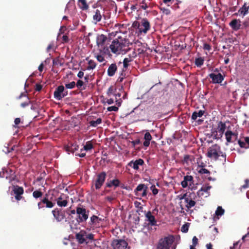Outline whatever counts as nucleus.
Here are the masks:
<instances>
[{
    "mask_svg": "<svg viewBox=\"0 0 249 249\" xmlns=\"http://www.w3.org/2000/svg\"><path fill=\"white\" fill-rule=\"evenodd\" d=\"M238 143L241 148H248V147L246 145L245 142L242 141L240 140L238 141Z\"/></svg>",
    "mask_w": 249,
    "mask_h": 249,
    "instance_id": "nucleus-54",
    "label": "nucleus"
},
{
    "mask_svg": "<svg viewBox=\"0 0 249 249\" xmlns=\"http://www.w3.org/2000/svg\"><path fill=\"white\" fill-rule=\"evenodd\" d=\"M150 189L151 190L154 195H156L159 192V190L155 187L154 185H152L150 187Z\"/></svg>",
    "mask_w": 249,
    "mask_h": 249,
    "instance_id": "nucleus-51",
    "label": "nucleus"
},
{
    "mask_svg": "<svg viewBox=\"0 0 249 249\" xmlns=\"http://www.w3.org/2000/svg\"><path fill=\"white\" fill-rule=\"evenodd\" d=\"M197 163L198 164V168H204L205 166V163L203 162H200L197 160Z\"/></svg>",
    "mask_w": 249,
    "mask_h": 249,
    "instance_id": "nucleus-61",
    "label": "nucleus"
},
{
    "mask_svg": "<svg viewBox=\"0 0 249 249\" xmlns=\"http://www.w3.org/2000/svg\"><path fill=\"white\" fill-rule=\"evenodd\" d=\"M209 76L212 79L213 84H221L224 79L225 75L220 73H211L209 74Z\"/></svg>",
    "mask_w": 249,
    "mask_h": 249,
    "instance_id": "nucleus-11",
    "label": "nucleus"
},
{
    "mask_svg": "<svg viewBox=\"0 0 249 249\" xmlns=\"http://www.w3.org/2000/svg\"><path fill=\"white\" fill-rule=\"evenodd\" d=\"M43 193L40 190H35L33 193V196L35 198H38L43 196Z\"/></svg>",
    "mask_w": 249,
    "mask_h": 249,
    "instance_id": "nucleus-39",
    "label": "nucleus"
},
{
    "mask_svg": "<svg viewBox=\"0 0 249 249\" xmlns=\"http://www.w3.org/2000/svg\"><path fill=\"white\" fill-rule=\"evenodd\" d=\"M205 111L200 110L198 112L195 111L193 113L192 115V119L196 120L198 117H201L204 114Z\"/></svg>",
    "mask_w": 249,
    "mask_h": 249,
    "instance_id": "nucleus-32",
    "label": "nucleus"
},
{
    "mask_svg": "<svg viewBox=\"0 0 249 249\" xmlns=\"http://www.w3.org/2000/svg\"><path fill=\"white\" fill-rule=\"evenodd\" d=\"M225 137L227 142L232 143L237 140L238 134L232 132L231 130H227L225 134Z\"/></svg>",
    "mask_w": 249,
    "mask_h": 249,
    "instance_id": "nucleus-15",
    "label": "nucleus"
},
{
    "mask_svg": "<svg viewBox=\"0 0 249 249\" xmlns=\"http://www.w3.org/2000/svg\"><path fill=\"white\" fill-rule=\"evenodd\" d=\"M127 246V242L123 239L114 240L111 243L113 249H126Z\"/></svg>",
    "mask_w": 249,
    "mask_h": 249,
    "instance_id": "nucleus-8",
    "label": "nucleus"
},
{
    "mask_svg": "<svg viewBox=\"0 0 249 249\" xmlns=\"http://www.w3.org/2000/svg\"><path fill=\"white\" fill-rule=\"evenodd\" d=\"M131 44L128 39L119 37L113 40L109 46L111 52L116 54L125 53L129 50Z\"/></svg>",
    "mask_w": 249,
    "mask_h": 249,
    "instance_id": "nucleus-1",
    "label": "nucleus"
},
{
    "mask_svg": "<svg viewBox=\"0 0 249 249\" xmlns=\"http://www.w3.org/2000/svg\"><path fill=\"white\" fill-rule=\"evenodd\" d=\"M79 148L78 145L74 143H69L67 145L64 146L65 150L70 154L73 153L75 151L77 150Z\"/></svg>",
    "mask_w": 249,
    "mask_h": 249,
    "instance_id": "nucleus-20",
    "label": "nucleus"
},
{
    "mask_svg": "<svg viewBox=\"0 0 249 249\" xmlns=\"http://www.w3.org/2000/svg\"><path fill=\"white\" fill-rule=\"evenodd\" d=\"M53 195L51 196L48 194H45L40 201L38 202L37 206L38 209L44 208H52L55 205L56 199L53 198Z\"/></svg>",
    "mask_w": 249,
    "mask_h": 249,
    "instance_id": "nucleus-3",
    "label": "nucleus"
},
{
    "mask_svg": "<svg viewBox=\"0 0 249 249\" xmlns=\"http://www.w3.org/2000/svg\"><path fill=\"white\" fill-rule=\"evenodd\" d=\"M107 110L108 111H117L118 107L116 106H111L107 107Z\"/></svg>",
    "mask_w": 249,
    "mask_h": 249,
    "instance_id": "nucleus-53",
    "label": "nucleus"
},
{
    "mask_svg": "<svg viewBox=\"0 0 249 249\" xmlns=\"http://www.w3.org/2000/svg\"><path fill=\"white\" fill-rule=\"evenodd\" d=\"M117 70V66L115 63H112L109 65L107 71V73L108 76L112 77L114 76Z\"/></svg>",
    "mask_w": 249,
    "mask_h": 249,
    "instance_id": "nucleus-27",
    "label": "nucleus"
},
{
    "mask_svg": "<svg viewBox=\"0 0 249 249\" xmlns=\"http://www.w3.org/2000/svg\"><path fill=\"white\" fill-rule=\"evenodd\" d=\"M226 128L225 123L220 121L217 124V130L213 131L212 135L214 136L215 139L220 138L223 136Z\"/></svg>",
    "mask_w": 249,
    "mask_h": 249,
    "instance_id": "nucleus-6",
    "label": "nucleus"
},
{
    "mask_svg": "<svg viewBox=\"0 0 249 249\" xmlns=\"http://www.w3.org/2000/svg\"><path fill=\"white\" fill-rule=\"evenodd\" d=\"M151 25L150 22L146 18H143L141 20L140 33L146 34L150 30Z\"/></svg>",
    "mask_w": 249,
    "mask_h": 249,
    "instance_id": "nucleus-9",
    "label": "nucleus"
},
{
    "mask_svg": "<svg viewBox=\"0 0 249 249\" xmlns=\"http://www.w3.org/2000/svg\"><path fill=\"white\" fill-rule=\"evenodd\" d=\"M132 62V59L130 58L125 57L123 60V71H126L129 66V63Z\"/></svg>",
    "mask_w": 249,
    "mask_h": 249,
    "instance_id": "nucleus-34",
    "label": "nucleus"
},
{
    "mask_svg": "<svg viewBox=\"0 0 249 249\" xmlns=\"http://www.w3.org/2000/svg\"><path fill=\"white\" fill-rule=\"evenodd\" d=\"M102 123V119L100 118H98L96 121H91L89 122L90 125L93 127H96L98 124Z\"/></svg>",
    "mask_w": 249,
    "mask_h": 249,
    "instance_id": "nucleus-37",
    "label": "nucleus"
},
{
    "mask_svg": "<svg viewBox=\"0 0 249 249\" xmlns=\"http://www.w3.org/2000/svg\"><path fill=\"white\" fill-rule=\"evenodd\" d=\"M224 213V210L221 206H218L215 211V214L217 216H221Z\"/></svg>",
    "mask_w": 249,
    "mask_h": 249,
    "instance_id": "nucleus-41",
    "label": "nucleus"
},
{
    "mask_svg": "<svg viewBox=\"0 0 249 249\" xmlns=\"http://www.w3.org/2000/svg\"><path fill=\"white\" fill-rule=\"evenodd\" d=\"M78 4L79 7L83 10H86L89 8V5L87 3L86 0H78Z\"/></svg>",
    "mask_w": 249,
    "mask_h": 249,
    "instance_id": "nucleus-31",
    "label": "nucleus"
},
{
    "mask_svg": "<svg viewBox=\"0 0 249 249\" xmlns=\"http://www.w3.org/2000/svg\"><path fill=\"white\" fill-rule=\"evenodd\" d=\"M175 237L173 235H168L160 239L157 245V249H170L173 242Z\"/></svg>",
    "mask_w": 249,
    "mask_h": 249,
    "instance_id": "nucleus-4",
    "label": "nucleus"
},
{
    "mask_svg": "<svg viewBox=\"0 0 249 249\" xmlns=\"http://www.w3.org/2000/svg\"><path fill=\"white\" fill-rule=\"evenodd\" d=\"M30 103V101L29 100V99L28 98H27V100L24 103H22L20 104V106L22 107H26L29 106Z\"/></svg>",
    "mask_w": 249,
    "mask_h": 249,
    "instance_id": "nucleus-56",
    "label": "nucleus"
},
{
    "mask_svg": "<svg viewBox=\"0 0 249 249\" xmlns=\"http://www.w3.org/2000/svg\"><path fill=\"white\" fill-rule=\"evenodd\" d=\"M106 176L107 174L105 172H102L98 174L97 178L95 181L96 189H99L102 187L105 181Z\"/></svg>",
    "mask_w": 249,
    "mask_h": 249,
    "instance_id": "nucleus-10",
    "label": "nucleus"
},
{
    "mask_svg": "<svg viewBox=\"0 0 249 249\" xmlns=\"http://www.w3.org/2000/svg\"><path fill=\"white\" fill-rule=\"evenodd\" d=\"M100 221H101V218H99L97 216L93 215L90 217V221L89 224L90 225H96L99 223Z\"/></svg>",
    "mask_w": 249,
    "mask_h": 249,
    "instance_id": "nucleus-33",
    "label": "nucleus"
},
{
    "mask_svg": "<svg viewBox=\"0 0 249 249\" xmlns=\"http://www.w3.org/2000/svg\"><path fill=\"white\" fill-rule=\"evenodd\" d=\"M83 150L82 149H81V153H76L75 156L82 158L86 156V153H82V152L83 151Z\"/></svg>",
    "mask_w": 249,
    "mask_h": 249,
    "instance_id": "nucleus-60",
    "label": "nucleus"
},
{
    "mask_svg": "<svg viewBox=\"0 0 249 249\" xmlns=\"http://www.w3.org/2000/svg\"><path fill=\"white\" fill-rule=\"evenodd\" d=\"M198 172L201 174H210V172L207 169L204 168H201L198 170Z\"/></svg>",
    "mask_w": 249,
    "mask_h": 249,
    "instance_id": "nucleus-46",
    "label": "nucleus"
},
{
    "mask_svg": "<svg viewBox=\"0 0 249 249\" xmlns=\"http://www.w3.org/2000/svg\"><path fill=\"white\" fill-rule=\"evenodd\" d=\"M103 15V14L101 10L96 9L94 11L93 20L95 24L101 20Z\"/></svg>",
    "mask_w": 249,
    "mask_h": 249,
    "instance_id": "nucleus-25",
    "label": "nucleus"
},
{
    "mask_svg": "<svg viewBox=\"0 0 249 249\" xmlns=\"http://www.w3.org/2000/svg\"><path fill=\"white\" fill-rule=\"evenodd\" d=\"M245 141L246 143V145L247 144L248 148H249V137H247L245 138Z\"/></svg>",
    "mask_w": 249,
    "mask_h": 249,
    "instance_id": "nucleus-64",
    "label": "nucleus"
},
{
    "mask_svg": "<svg viewBox=\"0 0 249 249\" xmlns=\"http://www.w3.org/2000/svg\"><path fill=\"white\" fill-rule=\"evenodd\" d=\"M189 225L190 223H186L181 227V231L184 233L187 232L189 230Z\"/></svg>",
    "mask_w": 249,
    "mask_h": 249,
    "instance_id": "nucleus-43",
    "label": "nucleus"
},
{
    "mask_svg": "<svg viewBox=\"0 0 249 249\" xmlns=\"http://www.w3.org/2000/svg\"><path fill=\"white\" fill-rule=\"evenodd\" d=\"M62 40L63 43H67L69 41V37L67 35H64L62 36Z\"/></svg>",
    "mask_w": 249,
    "mask_h": 249,
    "instance_id": "nucleus-62",
    "label": "nucleus"
},
{
    "mask_svg": "<svg viewBox=\"0 0 249 249\" xmlns=\"http://www.w3.org/2000/svg\"><path fill=\"white\" fill-rule=\"evenodd\" d=\"M137 56V53L134 51L131 53L129 54L128 56V58H130L132 59V61Z\"/></svg>",
    "mask_w": 249,
    "mask_h": 249,
    "instance_id": "nucleus-52",
    "label": "nucleus"
},
{
    "mask_svg": "<svg viewBox=\"0 0 249 249\" xmlns=\"http://www.w3.org/2000/svg\"><path fill=\"white\" fill-rule=\"evenodd\" d=\"M13 192L15 195V199L17 201L21 199L22 196H21L24 193V189L23 187H20L18 185L13 186Z\"/></svg>",
    "mask_w": 249,
    "mask_h": 249,
    "instance_id": "nucleus-13",
    "label": "nucleus"
},
{
    "mask_svg": "<svg viewBox=\"0 0 249 249\" xmlns=\"http://www.w3.org/2000/svg\"><path fill=\"white\" fill-rule=\"evenodd\" d=\"M120 184V181L118 179H114L112 180H110L109 182H108L106 184V186L107 187L110 188L113 186L117 187L119 186Z\"/></svg>",
    "mask_w": 249,
    "mask_h": 249,
    "instance_id": "nucleus-30",
    "label": "nucleus"
},
{
    "mask_svg": "<svg viewBox=\"0 0 249 249\" xmlns=\"http://www.w3.org/2000/svg\"><path fill=\"white\" fill-rule=\"evenodd\" d=\"M69 196L64 194H61L59 197L56 200L57 204L59 207H66L68 204V200L67 199Z\"/></svg>",
    "mask_w": 249,
    "mask_h": 249,
    "instance_id": "nucleus-18",
    "label": "nucleus"
},
{
    "mask_svg": "<svg viewBox=\"0 0 249 249\" xmlns=\"http://www.w3.org/2000/svg\"><path fill=\"white\" fill-rule=\"evenodd\" d=\"M141 4L142 5H141V8L144 10H146L148 7L150 3L147 2L146 0H143L141 3Z\"/></svg>",
    "mask_w": 249,
    "mask_h": 249,
    "instance_id": "nucleus-45",
    "label": "nucleus"
},
{
    "mask_svg": "<svg viewBox=\"0 0 249 249\" xmlns=\"http://www.w3.org/2000/svg\"><path fill=\"white\" fill-rule=\"evenodd\" d=\"M241 21L239 19H234L229 23V26L234 31H238L241 28Z\"/></svg>",
    "mask_w": 249,
    "mask_h": 249,
    "instance_id": "nucleus-19",
    "label": "nucleus"
},
{
    "mask_svg": "<svg viewBox=\"0 0 249 249\" xmlns=\"http://www.w3.org/2000/svg\"><path fill=\"white\" fill-rule=\"evenodd\" d=\"M145 216L147 221L149 222V224L151 226L157 225V221L155 219V216L153 215L150 211H148L145 214Z\"/></svg>",
    "mask_w": 249,
    "mask_h": 249,
    "instance_id": "nucleus-26",
    "label": "nucleus"
},
{
    "mask_svg": "<svg viewBox=\"0 0 249 249\" xmlns=\"http://www.w3.org/2000/svg\"><path fill=\"white\" fill-rule=\"evenodd\" d=\"M189 161H191V156L189 155H185L182 160L183 163H186L187 165H188Z\"/></svg>",
    "mask_w": 249,
    "mask_h": 249,
    "instance_id": "nucleus-44",
    "label": "nucleus"
},
{
    "mask_svg": "<svg viewBox=\"0 0 249 249\" xmlns=\"http://www.w3.org/2000/svg\"><path fill=\"white\" fill-rule=\"evenodd\" d=\"M76 85L75 82L74 81H72L70 83L66 84L65 87L67 89H72L75 87Z\"/></svg>",
    "mask_w": 249,
    "mask_h": 249,
    "instance_id": "nucleus-47",
    "label": "nucleus"
},
{
    "mask_svg": "<svg viewBox=\"0 0 249 249\" xmlns=\"http://www.w3.org/2000/svg\"><path fill=\"white\" fill-rule=\"evenodd\" d=\"M94 234L92 233L87 234L86 232V241H88V240H94Z\"/></svg>",
    "mask_w": 249,
    "mask_h": 249,
    "instance_id": "nucleus-50",
    "label": "nucleus"
},
{
    "mask_svg": "<svg viewBox=\"0 0 249 249\" xmlns=\"http://www.w3.org/2000/svg\"><path fill=\"white\" fill-rule=\"evenodd\" d=\"M144 142H143V146L145 147L149 146L150 144V142L152 139V136L149 132H147L145 133L144 136Z\"/></svg>",
    "mask_w": 249,
    "mask_h": 249,
    "instance_id": "nucleus-28",
    "label": "nucleus"
},
{
    "mask_svg": "<svg viewBox=\"0 0 249 249\" xmlns=\"http://www.w3.org/2000/svg\"><path fill=\"white\" fill-rule=\"evenodd\" d=\"M42 88V86L40 84H36L35 89L36 91H39Z\"/></svg>",
    "mask_w": 249,
    "mask_h": 249,
    "instance_id": "nucleus-63",
    "label": "nucleus"
},
{
    "mask_svg": "<svg viewBox=\"0 0 249 249\" xmlns=\"http://www.w3.org/2000/svg\"><path fill=\"white\" fill-rule=\"evenodd\" d=\"M95 57L99 62H103L105 61L104 56L101 54V49H100V53L96 54Z\"/></svg>",
    "mask_w": 249,
    "mask_h": 249,
    "instance_id": "nucleus-42",
    "label": "nucleus"
},
{
    "mask_svg": "<svg viewBox=\"0 0 249 249\" xmlns=\"http://www.w3.org/2000/svg\"><path fill=\"white\" fill-rule=\"evenodd\" d=\"M140 23L141 21H135L133 23L132 26L134 28L138 29L140 32Z\"/></svg>",
    "mask_w": 249,
    "mask_h": 249,
    "instance_id": "nucleus-48",
    "label": "nucleus"
},
{
    "mask_svg": "<svg viewBox=\"0 0 249 249\" xmlns=\"http://www.w3.org/2000/svg\"><path fill=\"white\" fill-rule=\"evenodd\" d=\"M114 89L113 86H110L107 89V95L108 96H110L111 94H114Z\"/></svg>",
    "mask_w": 249,
    "mask_h": 249,
    "instance_id": "nucleus-49",
    "label": "nucleus"
},
{
    "mask_svg": "<svg viewBox=\"0 0 249 249\" xmlns=\"http://www.w3.org/2000/svg\"><path fill=\"white\" fill-rule=\"evenodd\" d=\"M195 63L197 67H200L204 63V59L202 57L196 58Z\"/></svg>",
    "mask_w": 249,
    "mask_h": 249,
    "instance_id": "nucleus-38",
    "label": "nucleus"
},
{
    "mask_svg": "<svg viewBox=\"0 0 249 249\" xmlns=\"http://www.w3.org/2000/svg\"><path fill=\"white\" fill-rule=\"evenodd\" d=\"M212 186L209 184L203 185L200 189L197 192V195L199 196H202L204 195V193L206 194V197L209 196V191L211 189Z\"/></svg>",
    "mask_w": 249,
    "mask_h": 249,
    "instance_id": "nucleus-21",
    "label": "nucleus"
},
{
    "mask_svg": "<svg viewBox=\"0 0 249 249\" xmlns=\"http://www.w3.org/2000/svg\"><path fill=\"white\" fill-rule=\"evenodd\" d=\"M207 156L215 160H217L219 157H221L222 159L221 160L224 162L226 160V154L221 151L220 146L217 144H213L208 148Z\"/></svg>",
    "mask_w": 249,
    "mask_h": 249,
    "instance_id": "nucleus-2",
    "label": "nucleus"
},
{
    "mask_svg": "<svg viewBox=\"0 0 249 249\" xmlns=\"http://www.w3.org/2000/svg\"><path fill=\"white\" fill-rule=\"evenodd\" d=\"M20 119L19 118H16L14 121L15 125H14V126L17 127V126L20 124Z\"/></svg>",
    "mask_w": 249,
    "mask_h": 249,
    "instance_id": "nucleus-58",
    "label": "nucleus"
},
{
    "mask_svg": "<svg viewBox=\"0 0 249 249\" xmlns=\"http://www.w3.org/2000/svg\"><path fill=\"white\" fill-rule=\"evenodd\" d=\"M77 88L80 90H85L86 89V86H84V82L81 80H78L77 81L76 85Z\"/></svg>",
    "mask_w": 249,
    "mask_h": 249,
    "instance_id": "nucleus-36",
    "label": "nucleus"
},
{
    "mask_svg": "<svg viewBox=\"0 0 249 249\" xmlns=\"http://www.w3.org/2000/svg\"><path fill=\"white\" fill-rule=\"evenodd\" d=\"M107 39V37L106 36L103 34L99 35L96 38V44L98 47L103 48Z\"/></svg>",
    "mask_w": 249,
    "mask_h": 249,
    "instance_id": "nucleus-23",
    "label": "nucleus"
},
{
    "mask_svg": "<svg viewBox=\"0 0 249 249\" xmlns=\"http://www.w3.org/2000/svg\"><path fill=\"white\" fill-rule=\"evenodd\" d=\"M160 10L162 11V13L166 15H168L171 13L170 10L168 9L161 7Z\"/></svg>",
    "mask_w": 249,
    "mask_h": 249,
    "instance_id": "nucleus-55",
    "label": "nucleus"
},
{
    "mask_svg": "<svg viewBox=\"0 0 249 249\" xmlns=\"http://www.w3.org/2000/svg\"><path fill=\"white\" fill-rule=\"evenodd\" d=\"M96 65V63L93 60H89L88 62V66L87 68V70H93L95 68Z\"/></svg>",
    "mask_w": 249,
    "mask_h": 249,
    "instance_id": "nucleus-35",
    "label": "nucleus"
},
{
    "mask_svg": "<svg viewBox=\"0 0 249 249\" xmlns=\"http://www.w3.org/2000/svg\"><path fill=\"white\" fill-rule=\"evenodd\" d=\"M249 10V6L247 5L246 3H245L243 6L241 7L238 10V13L242 15L243 16H245L248 13Z\"/></svg>",
    "mask_w": 249,
    "mask_h": 249,
    "instance_id": "nucleus-29",
    "label": "nucleus"
},
{
    "mask_svg": "<svg viewBox=\"0 0 249 249\" xmlns=\"http://www.w3.org/2000/svg\"><path fill=\"white\" fill-rule=\"evenodd\" d=\"M86 231L84 230H81L78 233L75 234V238L79 244H88L89 241H86Z\"/></svg>",
    "mask_w": 249,
    "mask_h": 249,
    "instance_id": "nucleus-14",
    "label": "nucleus"
},
{
    "mask_svg": "<svg viewBox=\"0 0 249 249\" xmlns=\"http://www.w3.org/2000/svg\"><path fill=\"white\" fill-rule=\"evenodd\" d=\"M52 213L57 222H61L65 218V212L61 209L55 208Z\"/></svg>",
    "mask_w": 249,
    "mask_h": 249,
    "instance_id": "nucleus-12",
    "label": "nucleus"
},
{
    "mask_svg": "<svg viewBox=\"0 0 249 249\" xmlns=\"http://www.w3.org/2000/svg\"><path fill=\"white\" fill-rule=\"evenodd\" d=\"M144 164V160L142 159H139L136 160L130 161L128 163V165L133 168L134 170H138L139 169V166H142Z\"/></svg>",
    "mask_w": 249,
    "mask_h": 249,
    "instance_id": "nucleus-17",
    "label": "nucleus"
},
{
    "mask_svg": "<svg viewBox=\"0 0 249 249\" xmlns=\"http://www.w3.org/2000/svg\"><path fill=\"white\" fill-rule=\"evenodd\" d=\"M89 211L87 210L85 207L80 204L76 207V213L78 215L76 218L77 221L79 223L86 222L88 219Z\"/></svg>",
    "mask_w": 249,
    "mask_h": 249,
    "instance_id": "nucleus-5",
    "label": "nucleus"
},
{
    "mask_svg": "<svg viewBox=\"0 0 249 249\" xmlns=\"http://www.w3.org/2000/svg\"><path fill=\"white\" fill-rule=\"evenodd\" d=\"M198 240L197 238L195 236L193 237L192 239V243L193 245L196 246L198 244Z\"/></svg>",
    "mask_w": 249,
    "mask_h": 249,
    "instance_id": "nucleus-57",
    "label": "nucleus"
},
{
    "mask_svg": "<svg viewBox=\"0 0 249 249\" xmlns=\"http://www.w3.org/2000/svg\"><path fill=\"white\" fill-rule=\"evenodd\" d=\"M84 150L86 151L90 150L93 148V144L90 141H88L86 142V144L84 146Z\"/></svg>",
    "mask_w": 249,
    "mask_h": 249,
    "instance_id": "nucleus-40",
    "label": "nucleus"
},
{
    "mask_svg": "<svg viewBox=\"0 0 249 249\" xmlns=\"http://www.w3.org/2000/svg\"><path fill=\"white\" fill-rule=\"evenodd\" d=\"M186 194H184L182 196L181 199H184L185 203H186L185 206L188 209H189L192 207H194L196 203L194 200H193L192 199L189 198L188 197H186Z\"/></svg>",
    "mask_w": 249,
    "mask_h": 249,
    "instance_id": "nucleus-24",
    "label": "nucleus"
},
{
    "mask_svg": "<svg viewBox=\"0 0 249 249\" xmlns=\"http://www.w3.org/2000/svg\"><path fill=\"white\" fill-rule=\"evenodd\" d=\"M194 184V178L192 176L186 175L183 178V180L181 182V185L184 188L188 186H191Z\"/></svg>",
    "mask_w": 249,
    "mask_h": 249,
    "instance_id": "nucleus-16",
    "label": "nucleus"
},
{
    "mask_svg": "<svg viewBox=\"0 0 249 249\" xmlns=\"http://www.w3.org/2000/svg\"><path fill=\"white\" fill-rule=\"evenodd\" d=\"M147 186L144 184H139L134 190L135 195L137 196H140L141 197H144L147 194Z\"/></svg>",
    "mask_w": 249,
    "mask_h": 249,
    "instance_id": "nucleus-7",
    "label": "nucleus"
},
{
    "mask_svg": "<svg viewBox=\"0 0 249 249\" xmlns=\"http://www.w3.org/2000/svg\"><path fill=\"white\" fill-rule=\"evenodd\" d=\"M63 91H64V86L62 85L58 86L54 91V97L58 100H61Z\"/></svg>",
    "mask_w": 249,
    "mask_h": 249,
    "instance_id": "nucleus-22",
    "label": "nucleus"
},
{
    "mask_svg": "<svg viewBox=\"0 0 249 249\" xmlns=\"http://www.w3.org/2000/svg\"><path fill=\"white\" fill-rule=\"evenodd\" d=\"M203 49L205 50L210 51L211 49V46L207 43H204Z\"/></svg>",
    "mask_w": 249,
    "mask_h": 249,
    "instance_id": "nucleus-59",
    "label": "nucleus"
}]
</instances>
